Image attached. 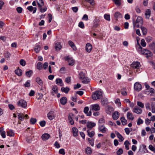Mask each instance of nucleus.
<instances>
[{"mask_svg": "<svg viewBox=\"0 0 155 155\" xmlns=\"http://www.w3.org/2000/svg\"><path fill=\"white\" fill-rule=\"evenodd\" d=\"M125 131L127 134H129L130 133V132L131 131V128H126L124 129Z\"/></svg>", "mask_w": 155, "mask_h": 155, "instance_id": "5fc2aeb1", "label": "nucleus"}, {"mask_svg": "<svg viewBox=\"0 0 155 155\" xmlns=\"http://www.w3.org/2000/svg\"><path fill=\"white\" fill-rule=\"evenodd\" d=\"M33 71L31 70H30L26 72L25 74L26 76L28 77H30L32 74Z\"/></svg>", "mask_w": 155, "mask_h": 155, "instance_id": "49530a36", "label": "nucleus"}, {"mask_svg": "<svg viewBox=\"0 0 155 155\" xmlns=\"http://www.w3.org/2000/svg\"><path fill=\"white\" fill-rule=\"evenodd\" d=\"M134 28L135 29V28H139L142 25L143 23V21L141 17L138 16L137 17L135 22L133 21Z\"/></svg>", "mask_w": 155, "mask_h": 155, "instance_id": "f257e3e1", "label": "nucleus"}, {"mask_svg": "<svg viewBox=\"0 0 155 155\" xmlns=\"http://www.w3.org/2000/svg\"><path fill=\"white\" fill-rule=\"evenodd\" d=\"M18 119L21 121L23 120L24 119V115L22 113H18Z\"/></svg>", "mask_w": 155, "mask_h": 155, "instance_id": "4c0bfd02", "label": "nucleus"}, {"mask_svg": "<svg viewBox=\"0 0 155 155\" xmlns=\"http://www.w3.org/2000/svg\"><path fill=\"white\" fill-rule=\"evenodd\" d=\"M69 90V88L68 87H62L61 88V90L62 91L66 93H68Z\"/></svg>", "mask_w": 155, "mask_h": 155, "instance_id": "ea45409f", "label": "nucleus"}, {"mask_svg": "<svg viewBox=\"0 0 155 155\" xmlns=\"http://www.w3.org/2000/svg\"><path fill=\"white\" fill-rule=\"evenodd\" d=\"M59 153L62 155H64L65 153L64 149H60L59 151Z\"/></svg>", "mask_w": 155, "mask_h": 155, "instance_id": "774afa93", "label": "nucleus"}, {"mask_svg": "<svg viewBox=\"0 0 155 155\" xmlns=\"http://www.w3.org/2000/svg\"><path fill=\"white\" fill-rule=\"evenodd\" d=\"M82 19L83 20H84L86 21H87L88 19L87 15L86 14L84 15L82 18Z\"/></svg>", "mask_w": 155, "mask_h": 155, "instance_id": "338daca9", "label": "nucleus"}, {"mask_svg": "<svg viewBox=\"0 0 155 155\" xmlns=\"http://www.w3.org/2000/svg\"><path fill=\"white\" fill-rule=\"evenodd\" d=\"M67 98L65 97H63L60 99V102L62 105L65 104L67 102Z\"/></svg>", "mask_w": 155, "mask_h": 155, "instance_id": "aec40b11", "label": "nucleus"}, {"mask_svg": "<svg viewBox=\"0 0 155 155\" xmlns=\"http://www.w3.org/2000/svg\"><path fill=\"white\" fill-rule=\"evenodd\" d=\"M85 74L83 72H81L79 74L78 78L80 80H83V79L86 77Z\"/></svg>", "mask_w": 155, "mask_h": 155, "instance_id": "a878e982", "label": "nucleus"}, {"mask_svg": "<svg viewBox=\"0 0 155 155\" xmlns=\"http://www.w3.org/2000/svg\"><path fill=\"white\" fill-rule=\"evenodd\" d=\"M15 134L12 130H9L7 131V135L10 137L14 136Z\"/></svg>", "mask_w": 155, "mask_h": 155, "instance_id": "bb28decb", "label": "nucleus"}, {"mask_svg": "<svg viewBox=\"0 0 155 155\" xmlns=\"http://www.w3.org/2000/svg\"><path fill=\"white\" fill-rule=\"evenodd\" d=\"M37 121L36 119L31 118L30 120V122L31 124H34Z\"/></svg>", "mask_w": 155, "mask_h": 155, "instance_id": "603ef678", "label": "nucleus"}, {"mask_svg": "<svg viewBox=\"0 0 155 155\" xmlns=\"http://www.w3.org/2000/svg\"><path fill=\"white\" fill-rule=\"evenodd\" d=\"M83 84H87L90 81V79L87 77H85L83 80H81Z\"/></svg>", "mask_w": 155, "mask_h": 155, "instance_id": "cd10ccee", "label": "nucleus"}, {"mask_svg": "<svg viewBox=\"0 0 155 155\" xmlns=\"http://www.w3.org/2000/svg\"><path fill=\"white\" fill-rule=\"evenodd\" d=\"M15 74L18 76H21L22 74V71L20 69H18L15 71Z\"/></svg>", "mask_w": 155, "mask_h": 155, "instance_id": "72a5a7b5", "label": "nucleus"}, {"mask_svg": "<svg viewBox=\"0 0 155 155\" xmlns=\"http://www.w3.org/2000/svg\"><path fill=\"white\" fill-rule=\"evenodd\" d=\"M43 64L41 62H38L37 64V68L39 70L42 69Z\"/></svg>", "mask_w": 155, "mask_h": 155, "instance_id": "c9c22d12", "label": "nucleus"}, {"mask_svg": "<svg viewBox=\"0 0 155 155\" xmlns=\"http://www.w3.org/2000/svg\"><path fill=\"white\" fill-rule=\"evenodd\" d=\"M96 125L95 123H88L87 125V127L88 128L91 129L93 127H94Z\"/></svg>", "mask_w": 155, "mask_h": 155, "instance_id": "f704fd0d", "label": "nucleus"}, {"mask_svg": "<svg viewBox=\"0 0 155 155\" xmlns=\"http://www.w3.org/2000/svg\"><path fill=\"white\" fill-rule=\"evenodd\" d=\"M140 49L141 51L140 53L141 54L146 55V57L147 58L152 56L153 54L150 51L147 49Z\"/></svg>", "mask_w": 155, "mask_h": 155, "instance_id": "7ed1b4c3", "label": "nucleus"}, {"mask_svg": "<svg viewBox=\"0 0 155 155\" xmlns=\"http://www.w3.org/2000/svg\"><path fill=\"white\" fill-rule=\"evenodd\" d=\"M92 150L91 148L89 147H87L86 150V153L87 154H90L91 153Z\"/></svg>", "mask_w": 155, "mask_h": 155, "instance_id": "c03bdc74", "label": "nucleus"}, {"mask_svg": "<svg viewBox=\"0 0 155 155\" xmlns=\"http://www.w3.org/2000/svg\"><path fill=\"white\" fill-rule=\"evenodd\" d=\"M115 18L117 20L118 18H121L122 17L121 14L119 12H116L114 14Z\"/></svg>", "mask_w": 155, "mask_h": 155, "instance_id": "c756f323", "label": "nucleus"}, {"mask_svg": "<svg viewBox=\"0 0 155 155\" xmlns=\"http://www.w3.org/2000/svg\"><path fill=\"white\" fill-rule=\"evenodd\" d=\"M62 48V46L61 44L59 42H57L55 43V48L57 51H60Z\"/></svg>", "mask_w": 155, "mask_h": 155, "instance_id": "4468645a", "label": "nucleus"}, {"mask_svg": "<svg viewBox=\"0 0 155 155\" xmlns=\"http://www.w3.org/2000/svg\"><path fill=\"white\" fill-rule=\"evenodd\" d=\"M17 105L22 108H25L27 106V103L24 100H20L17 103Z\"/></svg>", "mask_w": 155, "mask_h": 155, "instance_id": "39448f33", "label": "nucleus"}, {"mask_svg": "<svg viewBox=\"0 0 155 155\" xmlns=\"http://www.w3.org/2000/svg\"><path fill=\"white\" fill-rule=\"evenodd\" d=\"M124 144L125 145L126 149L127 150H128L129 149V145L130 144L129 142L127 140L125 141L124 143Z\"/></svg>", "mask_w": 155, "mask_h": 155, "instance_id": "09e8293b", "label": "nucleus"}, {"mask_svg": "<svg viewBox=\"0 0 155 155\" xmlns=\"http://www.w3.org/2000/svg\"><path fill=\"white\" fill-rule=\"evenodd\" d=\"M115 4L117 6H120L121 4L120 0H113Z\"/></svg>", "mask_w": 155, "mask_h": 155, "instance_id": "de8ad7c7", "label": "nucleus"}, {"mask_svg": "<svg viewBox=\"0 0 155 155\" xmlns=\"http://www.w3.org/2000/svg\"><path fill=\"white\" fill-rule=\"evenodd\" d=\"M141 28L142 31L143 35H145L147 34V28L143 26L141 27Z\"/></svg>", "mask_w": 155, "mask_h": 155, "instance_id": "a19ab883", "label": "nucleus"}, {"mask_svg": "<svg viewBox=\"0 0 155 155\" xmlns=\"http://www.w3.org/2000/svg\"><path fill=\"white\" fill-rule=\"evenodd\" d=\"M133 111L137 114H140L142 112V110L139 107H135L133 109Z\"/></svg>", "mask_w": 155, "mask_h": 155, "instance_id": "2eb2a0df", "label": "nucleus"}, {"mask_svg": "<svg viewBox=\"0 0 155 155\" xmlns=\"http://www.w3.org/2000/svg\"><path fill=\"white\" fill-rule=\"evenodd\" d=\"M50 137V135L49 134L45 133L42 135L41 138L43 141H45L48 140Z\"/></svg>", "mask_w": 155, "mask_h": 155, "instance_id": "a211bd4d", "label": "nucleus"}, {"mask_svg": "<svg viewBox=\"0 0 155 155\" xmlns=\"http://www.w3.org/2000/svg\"><path fill=\"white\" fill-rule=\"evenodd\" d=\"M102 97V93L101 91H96L92 95V98L94 100L100 99Z\"/></svg>", "mask_w": 155, "mask_h": 155, "instance_id": "f03ea898", "label": "nucleus"}, {"mask_svg": "<svg viewBox=\"0 0 155 155\" xmlns=\"http://www.w3.org/2000/svg\"><path fill=\"white\" fill-rule=\"evenodd\" d=\"M115 133L117 135V137L120 139L119 141H120V142L123 141L124 140V138L122 136V135L117 131H116Z\"/></svg>", "mask_w": 155, "mask_h": 155, "instance_id": "c85d7f7f", "label": "nucleus"}, {"mask_svg": "<svg viewBox=\"0 0 155 155\" xmlns=\"http://www.w3.org/2000/svg\"><path fill=\"white\" fill-rule=\"evenodd\" d=\"M127 117L128 119L132 120L134 119V117L133 114L130 112H128L127 113Z\"/></svg>", "mask_w": 155, "mask_h": 155, "instance_id": "4be33fe9", "label": "nucleus"}, {"mask_svg": "<svg viewBox=\"0 0 155 155\" xmlns=\"http://www.w3.org/2000/svg\"><path fill=\"white\" fill-rule=\"evenodd\" d=\"M30 81L28 80L27 81L26 83L24 84V86L25 87H28L30 86Z\"/></svg>", "mask_w": 155, "mask_h": 155, "instance_id": "4d7b16f0", "label": "nucleus"}, {"mask_svg": "<svg viewBox=\"0 0 155 155\" xmlns=\"http://www.w3.org/2000/svg\"><path fill=\"white\" fill-rule=\"evenodd\" d=\"M4 56L8 60L11 57V54L8 51H7L4 53Z\"/></svg>", "mask_w": 155, "mask_h": 155, "instance_id": "58836bf2", "label": "nucleus"}, {"mask_svg": "<svg viewBox=\"0 0 155 155\" xmlns=\"http://www.w3.org/2000/svg\"><path fill=\"white\" fill-rule=\"evenodd\" d=\"M134 88L135 90L139 91L142 89L141 85L139 82H136L134 84Z\"/></svg>", "mask_w": 155, "mask_h": 155, "instance_id": "423d86ee", "label": "nucleus"}, {"mask_svg": "<svg viewBox=\"0 0 155 155\" xmlns=\"http://www.w3.org/2000/svg\"><path fill=\"white\" fill-rule=\"evenodd\" d=\"M141 45L142 46L145 47L146 46V43L144 39H142L141 41Z\"/></svg>", "mask_w": 155, "mask_h": 155, "instance_id": "13d9d810", "label": "nucleus"}, {"mask_svg": "<svg viewBox=\"0 0 155 155\" xmlns=\"http://www.w3.org/2000/svg\"><path fill=\"white\" fill-rule=\"evenodd\" d=\"M130 66L133 68L139 69L140 67V64L139 62L134 61L131 64Z\"/></svg>", "mask_w": 155, "mask_h": 155, "instance_id": "6e6552de", "label": "nucleus"}, {"mask_svg": "<svg viewBox=\"0 0 155 155\" xmlns=\"http://www.w3.org/2000/svg\"><path fill=\"white\" fill-rule=\"evenodd\" d=\"M113 111V109L112 107L109 106H107L106 107V112L107 114H110Z\"/></svg>", "mask_w": 155, "mask_h": 155, "instance_id": "f8f14e48", "label": "nucleus"}, {"mask_svg": "<svg viewBox=\"0 0 155 155\" xmlns=\"http://www.w3.org/2000/svg\"><path fill=\"white\" fill-rule=\"evenodd\" d=\"M137 104L138 106L141 107L142 108H143L144 107V104L141 102L138 101L137 102Z\"/></svg>", "mask_w": 155, "mask_h": 155, "instance_id": "0e129e2a", "label": "nucleus"}, {"mask_svg": "<svg viewBox=\"0 0 155 155\" xmlns=\"http://www.w3.org/2000/svg\"><path fill=\"white\" fill-rule=\"evenodd\" d=\"M91 110L98 111L100 109V107L98 104L91 105L90 107Z\"/></svg>", "mask_w": 155, "mask_h": 155, "instance_id": "0eeeda50", "label": "nucleus"}, {"mask_svg": "<svg viewBox=\"0 0 155 155\" xmlns=\"http://www.w3.org/2000/svg\"><path fill=\"white\" fill-rule=\"evenodd\" d=\"M89 109V107H86L84 108V112L85 114H87V116H90L91 115V110H90L89 112H88Z\"/></svg>", "mask_w": 155, "mask_h": 155, "instance_id": "f3484780", "label": "nucleus"}, {"mask_svg": "<svg viewBox=\"0 0 155 155\" xmlns=\"http://www.w3.org/2000/svg\"><path fill=\"white\" fill-rule=\"evenodd\" d=\"M143 123V121L140 118L137 119V124L140 125V124H142Z\"/></svg>", "mask_w": 155, "mask_h": 155, "instance_id": "864d4df0", "label": "nucleus"}, {"mask_svg": "<svg viewBox=\"0 0 155 155\" xmlns=\"http://www.w3.org/2000/svg\"><path fill=\"white\" fill-rule=\"evenodd\" d=\"M123 151L121 148H120L117 151V153L118 155L121 154L123 153Z\"/></svg>", "mask_w": 155, "mask_h": 155, "instance_id": "bf43d9fd", "label": "nucleus"}, {"mask_svg": "<svg viewBox=\"0 0 155 155\" xmlns=\"http://www.w3.org/2000/svg\"><path fill=\"white\" fill-rule=\"evenodd\" d=\"M52 91L51 92L52 95L54 96L55 94L57 93L58 92V88L56 85L53 86L52 87Z\"/></svg>", "mask_w": 155, "mask_h": 155, "instance_id": "9b49d317", "label": "nucleus"}, {"mask_svg": "<svg viewBox=\"0 0 155 155\" xmlns=\"http://www.w3.org/2000/svg\"><path fill=\"white\" fill-rule=\"evenodd\" d=\"M64 59L67 61L68 64L70 66H72L74 64V61L72 58L70 57L69 56H67L64 58Z\"/></svg>", "mask_w": 155, "mask_h": 155, "instance_id": "20e7f679", "label": "nucleus"}, {"mask_svg": "<svg viewBox=\"0 0 155 155\" xmlns=\"http://www.w3.org/2000/svg\"><path fill=\"white\" fill-rule=\"evenodd\" d=\"M149 148L150 150L155 153V146L154 147L152 145H150L149 146Z\"/></svg>", "mask_w": 155, "mask_h": 155, "instance_id": "3c124183", "label": "nucleus"}, {"mask_svg": "<svg viewBox=\"0 0 155 155\" xmlns=\"http://www.w3.org/2000/svg\"><path fill=\"white\" fill-rule=\"evenodd\" d=\"M0 133L3 138H5V137L6 135L5 131H3V130L1 128H0Z\"/></svg>", "mask_w": 155, "mask_h": 155, "instance_id": "a18cd8bd", "label": "nucleus"}, {"mask_svg": "<svg viewBox=\"0 0 155 155\" xmlns=\"http://www.w3.org/2000/svg\"><path fill=\"white\" fill-rule=\"evenodd\" d=\"M151 14V10L150 9H148L146 10L145 14V18L146 19H149Z\"/></svg>", "mask_w": 155, "mask_h": 155, "instance_id": "dca6fc26", "label": "nucleus"}, {"mask_svg": "<svg viewBox=\"0 0 155 155\" xmlns=\"http://www.w3.org/2000/svg\"><path fill=\"white\" fill-rule=\"evenodd\" d=\"M119 114L118 112L115 111L112 114V117L114 120H117L119 117Z\"/></svg>", "mask_w": 155, "mask_h": 155, "instance_id": "412c9836", "label": "nucleus"}, {"mask_svg": "<svg viewBox=\"0 0 155 155\" xmlns=\"http://www.w3.org/2000/svg\"><path fill=\"white\" fill-rule=\"evenodd\" d=\"M100 20L97 18H95L94 21V26L95 27H97L99 25Z\"/></svg>", "mask_w": 155, "mask_h": 155, "instance_id": "5701e85b", "label": "nucleus"}, {"mask_svg": "<svg viewBox=\"0 0 155 155\" xmlns=\"http://www.w3.org/2000/svg\"><path fill=\"white\" fill-rule=\"evenodd\" d=\"M104 18L106 20L110 21V15H108L105 14L104 15Z\"/></svg>", "mask_w": 155, "mask_h": 155, "instance_id": "052dcab7", "label": "nucleus"}, {"mask_svg": "<svg viewBox=\"0 0 155 155\" xmlns=\"http://www.w3.org/2000/svg\"><path fill=\"white\" fill-rule=\"evenodd\" d=\"M121 94L124 96H126L127 95V93L125 89H123L121 90Z\"/></svg>", "mask_w": 155, "mask_h": 155, "instance_id": "e2e57ef3", "label": "nucleus"}, {"mask_svg": "<svg viewBox=\"0 0 155 155\" xmlns=\"http://www.w3.org/2000/svg\"><path fill=\"white\" fill-rule=\"evenodd\" d=\"M98 130L100 132L103 133H105L107 130V128L104 125H99L98 127Z\"/></svg>", "mask_w": 155, "mask_h": 155, "instance_id": "1a4fd4ad", "label": "nucleus"}, {"mask_svg": "<svg viewBox=\"0 0 155 155\" xmlns=\"http://www.w3.org/2000/svg\"><path fill=\"white\" fill-rule=\"evenodd\" d=\"M72 129L74 136V137L77 136L78 132V129L75 127H73Z\"/></svg>", "mask_w": 155, "mask_h": 155, "instance_id": "7c9ffc66", "label": "nucleus"}, {"mask_svg": "<svg viewBox=\"0 0 155 155\" xmlns=\"http://www.w3.org/2000/svg\"><path fill=\"white\" fill-rule=\"evenodd\" d=\"M115 103L119 106H121V104L120 100L119 99H117L115 100Z\"/></svg>", "mask_w": 155, "mask_h": 155, "instance_id": "6e6d98bb", "label": "nucleus"}, {"mask_svg": "<svg viewBox=\"0 0 155 155\" xmlns=\"http://www.w3.org/2000/svg\"><path fill=\"white\" fill-rule=\"evenodd\" d=\"M55 82H56V83L57 84H58L61 86H63V81L61 79H60V78L57 79L56 80Z\"/></svg>", "mask_w": 155, "mask_h": 155, "instance_id": "b1692460", "label": "nucleus"}, {"mask_svg": "<svg viewBox=\"0 0 155 155\" xmlns=\"http://www.w3.org/2000/svg\"><path fill=\"white\" fill-rule=\"evenodd\" d=\"M74 116V115L72 114H70L68 116V120L69 122L71 125H73L74 124V121L73 119V116Z\"/></svg>", "mask_w": 155, "mask_h": 155, "instance_id": "6ab92c4d", "label": "nucleus"}, {"mask_svg": "<svg viewBox=\"0 0 155 155\" xmlns=\"http://www.w3.org/2000/svg\"><path fill=\"white\" fill-rule=\"evenodd\" d=\"M151 108H152V112L153 113H155V103H152L151 104Z\"/></svg>", "mask_w": 155, "mask_h": 155, "instance_id": "8fccbe9b", "label": "nucleus"}, {"mask_svg": "<svg viewBox=\"0 0 155 155\" xmlns=\"http://www.w3.org/2000/svg\"><path fill=\"white\" fill-rule=\"evenodd\" d=\"M92 48V46L91 44L89 43H87L86 44L85 49L86 51L88 52H90Z\"/></svg>", "mask_w": 155, "mask_h": 155, "instance_id": "ddd939ff", "label": "nucleus"}, {"mask_svg": "<svg viewBox=\"0 0 155 155\" xmlns=\"http://www.w3.org/2000/svg\"><path fill=\"white\" fill-rule=\"evenodd\" d=\"M120 120L122 124L123 125H126L127 124V120L125 119L124 117H123L120 118Z\"/></svg>", "mask_w": 155, "mask_h": 155, "instance_id": "e433bc0d", "label": "nucleus"}, {"mask_svg": "<svg viewBox=\"0 0 155 155\" xmlns=\"http://www.w3.org/2000/svg\"><path fill=\"white\" fill-rule=\"evenodd\" d=\"M48 117L50 120H53L55 117L54 112L53 111H50L48 114Z\"/></svg>", "mask_w": 155, "mask_h": 155, "instance_id": "9d476101", "label": "nucleus"}, {"mask_svg": "<svg viewBox=\"0 0 155 155\" xmlns=\"http://www.w3.org/2000/svg\"><path fill=\"white\" fill-rule=\"evenodd\" d=\"M154 89L152 88H150L147 91H145V93L146 94H149L150 93H154Z\"/></svg>", "mask_w": 155, "mask_h": 155, "instance_id": "473e14b6", "label": "nucleus"}, {"mask_svg": "<svg viewBox=\"0 0 155 155\" xmlns=\"http://www.w3.org/2000/svg\"><path fill=\"white\" fill-rule=\"evenodd\" d=\"M41 49V47L39 45H37L35 46L34 50L35 51L36 53H38Z\"/></svg>", "mask_w": 155, "mask_h": 155, "instance_id": "79ce46f5", "label": "nucleus"}, {"mask_svg": "<svg viewBox=\"0 0 155 155\" xmlns=\"http://www.w3.org/2000/svg\"><path fill=\"white\" fill-rule=\"evenodd\" d=\"M68 44L74 51H76L77 48L74 43L71 41H68Z\"/></svg>", "mask_w": 155, "mask_h": 155, "instance_id": "393cba45", "label": "nucleus"}, {"mask_svg": "<svg viewBox=\"0 0 155 155\" xmlns=\"http://www.w3.org/2000/svg\"><path fill=\"white\" fill-rule=\"evenodd\" d=\"M87 132L88 134V135L89 136L91 137H93L95 134V133L94 131H90L89 130H87Z\"/></svg>", "mask_w": 155, "mask_h": 155, "instance_id": "37998d69", "label": "nucleus"}, {"mask_svg": "<svg viewBox=\"0 0 155 155\" xmlns=\"http://www.w3.org/2000/svg\"><path fill=\"white\" fill-rule=\"evenodd\" d=\"M78 26L81 28H84V26L83 22L81 21L78 24Z\"/></svg>", "mask_w": 155, "mask_h": 155, "instance_id": "69168bd1", "label": "nucleus"}, {"mask_svg": "<svg viewBox=\"0 0 155 155\" xmlns=\"http://www.w3.org/2000/svg\"><path fill=\"white\" fill-rule=\"evenodd\" d=\"M20 64L22 66H25L26 64V62L23 59H21L20 61Z\"/></svg>", "mask_w": 155, "mask_h": 155, "instance_id": "680f3d73", "label": "nucleus"}, {"mask_svg": "<svg viewBox=\"0 0 155 155\" xmlns=\"http://www.w3.org/2000/svg\"><path fill=\"white\" fill-rule=\"evenodd\" d=\"M36 82L41 86L43 84V83L41 79L39 77H37L36 78Z\"/></svg>", "mask_w": 155, "mask_h": 155, "instance_id": "2f4dec72", "label": "nucleus"}]
</instances>
